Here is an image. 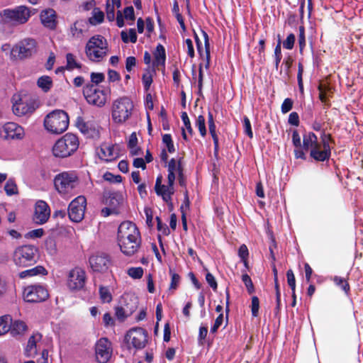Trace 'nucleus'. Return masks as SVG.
Here are the masks:
<instances>
[{
  "instance_id": "obj_1",
  "label": "nucleus",
  "mask_w": 363,
  "mask_h": 363,
  "mask_svg": "<svg viewBox=\"0 0 363 363\" xmlns=\"http://www.w3.org/2000/svg\"><path fill=\"white\" fill-rule=\"evenodd\" d=\"M118 242L121 252L128 256L137 252L140 245V232L130 221L121 223L118 229Z\"/></svg>"
},
{
  "instance_id": "obj_2",
  "label": "nucleus",
  "mask_w": 363,
  "mask_h": 363,
  "mask_svg": "<svg viewBox=\"0 0 363 363\" xmlns=\"http://www.w3.org/2000/svg\"><path fill=\"white\" fill-rule=\"evenodd\" d=\"M323 148L318 142V138L313 133H308L304 135L303 139V148L306 150H311V156L318 161H324L329 157L330 140V135L324 134L323 138Z\"/></svg>"
},
{
  "instance_id": "obj_3",
  "label": "nucleus",
  "mask_w": 363,
  "mask_h": 363,
  "mask_svg": "<svg viewBox=\"0 0 363 363\" xmlns=\"http://www.w3.org/2000/svg\"><path fill=\"white\" fill-rule=\"evenodd\" d=\"M108 43L101 35H97L91 37L87 42L85 48V53L89 60L99 62L106 57L108 54Z\"/></svg>"
},
{
  "instance_id": "obj_4",
  "label": "nucleus",
  "mask_w": 363,
  "mask_h": 363,
  "mask_svg": "<svg viewBox=\"0 0 363 363\" xmlns=\"http://www.w3.org/2000/svg\"><path fill=\"white\" fill-rule=\"evenodd\" d=\"M69 121V116L65 111L55 110L46 116L44 125L48 131L60 134L67 129Z\"/></svg>"
},
{
  "instance_id": "obj_5",
  "label": "nucleus",
  "mask_w": 363,
  "mask_h": 363,
  "mask_svg": "<svg viewBox=\"0 0 363 363\" xmlns=\"http://www.w3.org/2000/svg\"><path fill=\"white\" fill-rule=\"evenodd\" d=\"M79 145V140L76 135L67 133L54 145L53 155L58 157L70 156L78 149Z\"/></svg>"
},
{
  "instance_id": "obj_6",
  "label": "nucleus",
  "mask_w": 363,
  "mask_h": 363,
  "mask_svg": "<svg viewBox=\"0 0 363 363\" xmlns=\"http://www.w3.org/2000/svg\"><path fill=\"white\" fill-rule=\"evenodd\" d=\"M133 107V101L127 96L115 100L112 105L113 121L116 123L125 122L132 115Z\"/></svg>"
},
{
  "instance_id": "obj_7",
  "label": "nucleus",
  "mask_w": 363,
  "mask_h": 363,
  "mask_svg": "<svg viewBox=\"0 0 363 363\" xmlns=\"http://www.w3.org/2000/svg\"><path fill=\"white\" fill-rule=\"evenodd\" d=\"M13 262L19 267H28L35 264L38 259V250L34 245H23L16 249Z\"/></svg>"
},
{
  "instance_id": "obj_8",
  "label": "nucleus",
  "mask_w": 363,
  "mask_h": 363,
  "mask_svg": "<svg viewBox=\"0 0 363 363\" xmlns=\"http://www.w3.org/2000/svg\"><path fill=\"white\" fill-rule=\"evenodd\" d=\"M54 184L60 194H67L78 186L79 179L75 173L63 172L55 176Z\"/></svg>"
},
{
  "instance_id": "obj_9",
  "label": "nucleus",
  "mask_w": 363,
  "mask_h": 363,
  "mask_svg": "<svg viewBox=\"0 0 363 363\" xmlns=\"http://www.w3.org/2000/svg\"><path fill=\"white\" fill-rule=\"evenodd\" d=\"M36 41L33 38H25L11 50V58L14 60H22L31 57L36 52Z\"/></svg>"
},
{
  "instance_id": "obj_10",
  "label": "nucleus",
  "mask_w": 363,
  "mask_h": 363,
  "mask_svg": "<svg viewBox=\"0 0 363 363\" xmlns=\"http://www.w3.org/2000/svg\"><path fill=\"white\" fill-rule=\"evenodd\" d=\"M1 16L5 23L21 25L28 21L31 16V11L26 6H19L13 9H6L3 10Z\"/></svg>"
},
{
  "instance_id": "obj_11",
  "label": "nucleus",
  "mask_w": 363,
  "mask_h": 363,
  "mask_svg": "<svg viewBox=\"0 0 363 363\" xmlns=\"http://www.w3.org/2000/svg\"><path fill=\"white\" fill-rule=\"evenodd\" d=\"M83 94L89 104L102 107L106 102V94L104 90L99 89L94 84L86 85Z\"/></svg>"
},
{
  "instance_id": "obj_12",
  "label": "nucleus",
  "mask_w": 363,
  "mask_h": 363,
  "mask_svg": "<svg viewBox=\"0 0 363 363\" xmlns=\"http://www.w3.org/2000/svg\"><path fill=\"white\" fill-rule=\"evenodd\" d=\"M86 283V272L81 267H74L71 269L67 276V286L72 291L82 289Z\"/></svg>"
},
{
  "instance_id": "obj_13",
  "label": "nucleus",
  "mask_w": 363,
  "mask_h": 363,
  "mask_svg": "<svg viewBox=\"0 0 363 363\" xmlns=\"http://www.w3.org/2000/svg\"><path fill=\"white\" fill-rule=\"evenodd\" d=\"M86 204V200L83 196L77 197L69 203L68 215L71 220L78 223L83 219Z\"/></svg>"
},
{
  "instance_id": "obj_14",
  "label": "nucleus",
  "mask_w": 363,
  "mask_h": 363,
  "mask_svg": "<svg viewBox=\"0 0 363 363\" xmlns=\"http://www.w3.org/2000/svg\"><path fill=\"white\" fill-rule=\"evenodd\" d=\"M48 297V291L40 285L28 286L23 291V298L27 302H41L46 300Z\"/></svg>"
},
{
  "instance_id": "obj_15",
  "label": "nucleus",
  "mask_w": 363,
  "mask_h": 363,
  "mask_svg": "<svg viewBox=\"0 0 363 363\" xmlns=\"http://www.w3.org/2000/svg\"><path fill=\"white\" fill-rule=\"evenodd\" d=\"M112 352L111 344L106 337H102L96 344V356L99 363H106Z\"/></svg>"
},
{
  "instance_id": "obj_16",
  "label": "nucleus",
  "mask_w": 363,
  "mask_h": 363,
  "mask_svg": "<svg viewBox=\"0 0 363 363\" xmlns=\"http://www.w3.org/2000/svg\"><path fill=\"white\" fill-rule=\"evenodd\" d=\"M128 341L136 349H142L147 342V333L143 328H133L126 335Z\"/></svg>"
},
{
  "instance_id": "obj_17",
  "label": "nucleus",
  "mask_w": 363,
  "mask_h": 363,
  "mask_svg": "<svg viewBox=\"0 0 363 363\" xmlns=\"http://www.w3.org/2000/svg\"><path fill=\"white\" fill-rule=\"evenodd\" d=\"M91 268L94 272H106L111 264V260L108 255L105 253H96L89 258Z\"/></svg>"
},
{
  "instance_id": "obj_18",
  "label": "nucleus",
  "mask_w": 363,
  "mask_h": 363,
  "mask_svg": "<svg viewBox=\"0 0 363 363\" xmlns=\"http://www.w3.org/2000/svg\"><path fill=\"white\" fill-rule=\"evenodd\" d=\"M50 216L49 206L43 201H38L35 204L33 220L38 224L47 222Z\"/></svg>"
},
{
  "instance_id": "obj_19",
  "label": "nucleus",
  "mask_w": 363,
  "mask_h": 363,
  "mask_svg": "<svg viewBox=\"0 0 363 363\" xmlns=\"http://www.w3.org/2000/svg\"><path fill=\"white\" fill-rule=\"evenodd\" d=\"M118 304L125 308L126 314L132 315L138 306V298L132 294H125L120 298Z\"/></svg>"
},
{
  "instance_id": "obj_20",
  "label": "nucleus",
  "mask_w": 363,
  "mask_h": 363,
  "mask_svg": "<svg viewBox=\"0 0 363 363\" xmlns=\"http://www.w3.org/2000/svg\"><path fill=\"white\" fill-rule=\"evenodd\" d=\"M42 23L50 29H55L57 26L56 13L52 9L43 10L40 13Z\"/></svg>"
},
{
  "instance_id": "obj_21",
  "label": "nucleus",
  "mask_w": 363,
  "mask_h": 363,
  "mask_svg": "<svg viewBox=\"0 0 363 363\" xmlns=\"http://www.w3.org/2000/svg\"><path fill=\"white\" fill-rule=\"evenodd\" d=\"M98 154L101 159L106 162L112 161L118 157V152L116 150V147L107 144L101 145Z\"/></svg>"
},
{
  "instance_id": "obj_22",
  "label": "nucleus",
  "mask_w": 363,
  "mask_h": 363,
  "mask_svg": "<svg viewBox=\"0 0 363 363\" xmlns=\"http://www.w3.org/2000/svg\"><path fill=\"white\" fill-rule=\"evenodd\" d=\"M6 133V137L11 139H21L24 135V131L22 127L14 123H8L4 127Z\"/></svg>"
},
{
  "instance_id": "obj_23",
  "label": "nucleus",
  "mask_w": 363,
  "mask_h": 363,
  "mask_svg": "<svg viewBox=\"0 0 363 363\" xmlns=\"http://www.w3.org/2000/svg\"><path fill=\"white\" fill-rule=\"evenodd\" d=\"M104 203L113 210L118 211V206L123 201V196L118 192H106L104 194Z\"/></svg>"
},
{
  "instance_id": "obj_24",
  "label": "nucleus",
  "mask_w": 363,
  "mask_h": 363,
  "mask_svg": "<svg viewBox=\"0 0 363 363\" xmlns=\"http://www.w3.org/2000/svg\"><path fill=\"white\" fill-rule=\"evenodd\" d=\"M12 109L13 113L18 116L32 113L34 111V108L31 105L24 102L21 99L13 103Z\"/></svg>"
},
{
  "instance_id": "obj_25",
  "label": "nucleus",
  "mask_w": 363,
  "mask_h": 363,
  "mask_svg": "<svg viewBox=\"0 0 363 363\" xmlns=\"http://www.w3.org/2000/svg\"><path fill=\"white\" fill-rule=\"evenodd\" d=\"M41 339V335L39 333L31 335L28 341L25 352L26 356L33 357L37 354L36 342Z\"/></svg>"
},
{
  "instance_id": "obj_26",
  "label": "nucleus",
  "mask_w": 363,
  "mask_h": 363,
  "mask_svg": "<svg viewBox=\"0 0 363 363\" xmlns=\"http://www.w3.org/2000/svg\"><path fill=\"white\" fill-rule=\"evenodd\" d=\"M27 330L26 324L22 320H15L10 323L9 332L13 337L22 335Z\"/></svg>"
},
{
  "instance_id": "obj_27",
  "label": "nucleus",
  "mask_w": 363,
  "mask_h": 363,
  "mask_svg": "<svg viewBox=\"0 0 363 363\" xmlns=\"http://www.w3.org/2000/svg\"><path fill=\"white\" fill-rule=\"evenodd\" d=\"M154 61H153V65L155 67H159L160 65L164 66L166 60V54H165V49L164 48L159 44L156 50L154 52Z\"/></svg>"
},
{
  "instance_id": "obj_28",
  "label": "nucleus",
  "mask_w": 363,
  "mask_h": 363,
  "mask_svg": "<svg viewBox=\"0 0 363 363\" xmlns=\"http://www.w3.org/2000/svg\"><path fill=\"white\" fill-rule=\"evenodd\" d=\"M76 126L83 134L88 137H92L95 133V129L90 127L82 117L77 118Z\"/></svg>"
},
{
  "instance_id": "obj_29",
  "label": "nucleus",
  "mask_w": 363,
  "mask_h": 363,
  "mask_svg": "<svg viewBox=\"0 0 363 363\" xmlns=\"http://www.w3.org/2000/svg\"><path fill=\"white\" fill-rule=\"evenodd\" d=\"M47 274L46 269L42 267V266H37L35 267H33L32 269H26L25 271H23L20 272L19 277L21 279L28 277H33L38 274Z\"/></svg>"
},
{
  "instance_id": "obj_30",
  "label": "nucleus",
  "mask_w": 363,
  "mask_h": 363,
  "mask_svg": "<svg viewBox=\"0 0 363 363\" xmlns=\"http://www.w3.org/2000/svg\"><path fill=\"white\" fill-rule=\"evenodd\" d=\"M37 85L44 92H48L52 86V80L49 76H42L38 78L37 81Z\"/></svg>"
},
{
  "instance_id": "obj_31",
  "label": "nucleus",
  "mask_w": 363,
  "mask_h": 363,
  "mask_svg": "<svg viewBox=\"0 0 363 363\" xmlns=\"http://www.w3.org/2000/svg\"><path fill=\"white\" fill-rule=\"evenodd\" d=\"M104 18V13L99 8H94L92 11V16L89 18V21L91 25H96L102 23Z\"/></svg>"
},
{
  "instance_id": "obj_32",
  "label": "nucleus",
  "mask_w": 363,
  "mask_h": 363,
  "mask_svg": "<svg viewBox=\"0 0 363 363\" xmlns=\"http://www.w3.org/2000/svg\"><path fill=\"white\" fill-rule=\"evenodd\" d=\"M121 39L125 43H127L129 41L135 43L137 41V35L135 30L133 28H130L128 31V34L126 31L123 30L121 33Z\"/></svg>"
},
{
  "instance_id": "obj_33",
  "label": "nucleus",
  "mask_w": 363,
  "mask_h": 363,
  "mask_svg": "<svg viewBox=\"0 0 363 363\" xmlns=\"http://www.w3.org/2000/svg\"><path fill=\"white\" fill-rule=\"evenodd\" d=\"M11 318L9 315L0 317V335H4L9 331Z\"/></svg>"
},
{
  "instance_id": "obj_34",
  "label": "nucleus",
  "mask_w": 363,
  "mask_h": 363,
  "mask_svg": "<svg viewBox=\"0 0 363 363\" xmlns=\"http://www.w3.org/2000/svg\"><path fill=\"white\" fill-rule=\"evenodd\" d=\"M84 21H77L71 27V33L74 38H80L83 33Z\"/></svg>"
},
{
  "instance_id": "obj_35",
  "label": "nucleus",
  "mask_w": 363,
  "mask_h": 363,
  "mask_svg": "<svg viewBox=\"0 0 363 363\" xmlns=\"http://www.w3.org/2000/svg\"><path fill=\"white\" fill-rule=\"evenodd\" d=\"M115 0H106V17L109 21H113L115 18Z\"/></svg>"
},
{
  "instance_id": "obj_36",
  "label": "nucleus",
  "mask_w": 363,
  "mask_h": 363,
  "mask_svg": "<svg viewBox=\"0 0 363 363\" xmlns=\"http://www.w3.org/2000/svg\"><path fill=\"white\" fill-rule=\"evenodd\" d=\"M67 60V69H73L74 68H80L81 65L77 62L74 55L72 53H67L66 55Z\"/></svg>"
},
{
  "instance_id": "obj_37",
  "label": "nucleus",
  "mask_w": 363,
  "mask_h": 363,
  "mask_svg": "<svg viewBox=\"0 0 363 363\" xmlns=\"http://www.w3.org/2000/svg\"><path fill=\"white\" fill-rule=\"evenodd\" d=\"M196 126L198 128L201 136L204 137L206 135V128L205 124V118L203 116L200 115L198 116L196 121Z\"/></svg>"
},
{
  "instance_id": "obj_38",
  "label": "nucleus",
  "mask_w": 363,
  "mask_h": 363,
  "mask_svg": "<svg viewBox=\"0 0 363 363\" xmlns=\"http://www.w3.org/2000/svg\"><path fill=\"white\" fill-rule=\"evenodd\" d=\"M167 193L164 194L161 193V194H160L159 196H161L162 197L164 201L169 203H171L172 195H173L174 193V184H169V183H168V184L167 185Z\"/></svg>"
},
{
  "instance_id": "obj_39",
  "label": "nucleus",
  "mask_w": 363,
  "mask_h": 363,
  "mask_svg": "<svg viewBox=\"0 0 363 363\" xmlns=\"http://www.w3.org/2000/svg\"><path fill=\"white\" fill-rule=\"evenodd\" d=\"M179 173L183 171L180 162H177L174 158L171 159L168 164V172Z\"/></svg>"
},
{
  "instance_id": "obj_40",
  "label": "nucleus",
  "mask_w": 363,
  "mask_h": 363,
  "mask_svg": "<svg viewBox=\"0 0 363 363\" xmlns=\"http://www.w3.org/2000/svg\"><path fill=\"white\" fill-rule=\"evenodd\" d=\"M4 190L8 195L11 196L17 193V186L13 180L9 179L4 186Z\"/></svg>"
},
{
  "instance_id": "obj_41",
  "label": "nucleus",
  "mask_w": 363,
  "mask_h": 363,
  "mask_svg": "<svg viewBox=\"0 0 363 363\" xmlns=\"http://www.w3.org/2000/svg\"><path fill=\"white\" fill-rule=\"evenodd\" d=\"M162 142L164 144L166 145L167 148L168 150V152L170 153H172L175 151V148L174 146L173 141L172 140L171 135L169 134H164L162 136Z\"/></svg>"
},
{
  "instance_id": "obj_42",
  "label": "nucleus",
  "mask_w": 363,
  "mask_h": 363,
  "mask_svg": "<svg viewBox=\"0 0 363 363\" xmlns=\"http://www.w3.org/2000/svg\"><path fill=\"white\" fill-rule=\"evenodd\" d=\"M242 280L244 282L248 293L250 294L254 293L255 287H254L253 283H252V279L250 277V276L247 275V274H243L242 276Z\"/></svg>"
},
{
  "instance_id": "obj_43",
  "label": "nucleus",
  "mask_w": 363,
  "mask_h": 363,
  "mask_svg": "<svg viewBox=\"0 0 363 363\" xmlns=\"http://www.w3.org/2000/svg\"><path fill=\"white\" fill-rule=\"evenodd\" d=\"M128 274L133 279H140L143 275L142 267H131L128 270Z\"/></svg>"
},
{
  "instance_id": "obj_44",
  "label": "nucleus",
  "mask_w": 363,
  "mask_h": 363,
  "mask_svg": "<svg viewBox=\"0 0 363 363\" xmlns=\"http://www.w3.org/2000/svg\"><path fill=\"white\" fill-rule=\"evenodd\" d=\"M319 89V97L321 101H325V97L328 93L332 92V88L327 86L325 84H320L318 86Z\"/></svg>"
},
{
  "instance_id": "obj_45",
  "label": "nucleus",
  "mask_w": 363,
  "mask_h": 363,
  "mask_svg": "<svg viewBox=\"0 0 363 363\" xmlns=\"http://www.w3.org/2000/svg\"><path fill=\"white\" fill-rule=\"evenodd\" d=\"M100 296L103 302L109 303L112 300L111 294L106 287L101 286L99 289Z\"/></svg>"
},
{
  "instance_id": "obj_46",
  "label": "nucleus",
  "mask_w": 363,
  "mask_h": 363,
  "mask_svg": "<svg viewBox=\"0 0 363 363\" xmlns=\"http://www.w3.org/2000/svg\"><path fill=\"white\" fill-rule=\"evenodd\" d=\"M45 245L47 251L50 255H54L56 253V252H57L56 243L53 238H50L47 239Z\"/></svg>"
},
{
  "instance_id": "obj_47",
  "label": "nucleus",
  "mask_w": 363,
  "mask_h": 363,
  "mask_svg": "<svg viewBox=\"0 0 363 363\" xmlns=\"http://www.w3.org/2000/svg\"><path fill=\"white\" fill-rule=\"evenodd\" d=\"M115 315L117 318L121 321L124 320L127 317L130 316V314H126V311L123 308L121 305L118 304V306L115 308Z\"/></svg>"
},
{
  "instance_id": "obj_48",
  "label": "nucleus",
  "mask_w": 363,
  "mask_h": 363,
  "mask_svg": "<svg viewBox=\"0 0 363 363\" xmlns=\"http://www.w3.org/2000/svg\"><path fill=\"white\" fill-rule=\"evenodd\" d=\"M298 44L300 52H301L306 46V38H305V28L303 26H299L298 28Z\"/></svg>"
},
{
  "instance_id": "obj_49",
  "label": "nucleus",
  "mask_w": 363,
  "mask_h": 363,
  "mask_svg": "<svg viewBox=\"0 0 363 363\" xmlns=\"http://www.w3.org/2000/svg\"><path fill=\"white\" fill-rule=\"evenodd\" d=\"M157 230L164 235H168L170 233L168 226L162 222L159 217H156Z\"/></svg>"
},
{
  "instance_id": "obj_50",
  "label": "nucleus",
  "mask_w": 363,
  "mask_h": 363,
  "mask_svg": "<svg viewBox=\"0 0 363 363\" xmlns=\"http://www.w3.org/2000/svg\"><path fill=\"white\" fill-rule=\"evenodd\" d=\"M259 308V301L257 296H252V315L254 317H257L258 315Z\"/></svg>"
},
{
  "instance_id": "obj_51",
  "label": "nucleus",
  "mask_w": 363,
  "mask_h": 363,
  "mask_svg": "<svg viewBox=\"0 0 363 363\" xmlns=\"http://www.w3.org/2000/svg\"><path fill=\"white\" fill-rule=\"evenodd\" d=\"M274 56H275V67L277 69L279 62L281 60V40H279L275 49H274Z\"/></svg>"
},
{
  "instance_id": "obj_52",
  "label": "nucleus",
  "mask_w": 363,
  "mask_h": 363,
  "mask_svg": "<svg viewBox=\"0 0 363 363\" xmlns=\"http://www.w3.org/2000/svg\"><path fill=\"white\" fill-rule=\"evenodd\" d=\"M295 35L293 33L289 34L286 39L283 42V46L287 50H291L295 43Z\"/></svg>"
},
{
  "instance_id": "obj_53",
  "label": "nucleus",
  "mask_w": 363,
  "mask_h": 363,
  "mask_svg": "<svg viewBox=\"0 0 363 363\" xmlns=\"http://www.w3.org/2000/svg\"><path fill=\"white\" fill-rule=\"evenodd\" d=\"M287 283L291 287L292 291H295L296 289V279L294 272L291 269H289L286 272Z\"/></svg>"
},
{
  "instance_id": "obj_54",
  "label": "nucleus",
  "mask_w": 363,
  "mask_h": 363,
  "mask_svg": "<svg viewBox=\"0 0 363 363\" xmlns=\"http://www.w3.org/2000/svg\"><path fill=\"white\" fill-rule=\"evenodd\" d=\"M105 79V76L103 73L92 72L91 74V81L94 85H97L102 82Z\"/></svg>"
},
{
  "instance_id": "obj_55",
  "label": "nucleus",
  "mask_w": 363,
  "mask_h": 363,
  "mask_svg": "<svg viewBox=\"0 0 363 363\" xmlns=\"http://www.w3.org/2000/svg\"><path fill=\"white\" fill-rule=\"evenodd\" d=\"M293 104H294V102H293L292 99H291L289 98L285 99L284 102L281 104V112L283 113H286L289 111H290L293 107Z\"/></svg>"
},
{
  "instance_id": "obj_56",
  "label": "nucleus",
  "mask_w": 363,
  "mask_h": 363,
  "mask_svg": "<svg viewBox=\"0 0 363 363\" xmlns=\"http://www.w3.org/2000/svg\"><path fill=\"white\" fill-rule=\"evenodd\" d=\"M142 79H143L145 89L148 90L150 89V86L152 82V74L149 72H147L143 74Z\"/></svg>"
},
{
  "instance_id": "obj_57",
  "label": "nucleus",
  "mask_w": 363,
  "mask_h": 363,
  "mask_svg": "<svg viewBox=\"0 0 363 363\" xmlns=\"http://www.w3.org/2000/svg\"><path fill=\"white\" fill-rule=\"evenodd\" d=\"M243 125L245 133L252 138L253 137V133L251 128V123L249 118L247 116H245L243 118Z\"/></svg>"
},
{
  "instance_id": "obj_58",
  "label": "nucleus",
  "mask_w": 363,
  "mask_h": 363,
  "mask_svg": "<svg viewBox=\"0 0 363 363\" xmlns=\"http://www.w3.org/2000/svg\"><path fill=\"white\" fill-rule=\"evenodd\" d=\"M182 120L184 123V125L188 132L191 135L193 133V129L191 125L190 120L188 117V115L186 112H182L181 116Z\"/></svg>"
},
{
  "instance_id": "obj_59",
  "label": "nucleus",
  "mask_w": 363,
  "mask_h": 363,
  "mask_svg": "<svg viewBox=\"0 0 363 363\" xmlns=\"http://www.w3.org/2000/svg\"><path fill=\"white\" fill-rule=\"evenodd\" d=\"M223 319H224L223 314L220 313L217 317V318L215 320V323H214L213 325L211 328V333H215L217 332V330L219 328V327L222 325L223 322Z\"/></svg>"
},
{
  "instance_id": "obj_60",
  "label": "nucleus",
  "mask_w": 363,
  "mask_h": 363,
  "mask_svg": "<svg viewBox=\"0 0 363 363\" xmlns=\"http://www.w3.org/2000/svg\"><path fill=\"white\" fill-rule=\"evenodd\" d=\"M123 13L124 17L126 20L134 21L135 18L134 9L133 6L125 7L123 10Z\"/></svg>"
},
{
  "instance_id": "obj_61",
  "label": "nucleus",
  "mask_w": 363,
  "mask_h": 363,
  "mask_svg": "<svg viewBox=\"0 0 363 363\" xmlns=\"http://www.w3.org/2000/svg\"><path fill=\"white\" fill-rule=\"evenodd\" d=\"M206 280L209 286L216 291L218 287L217 281H216L215 277L210 272H207L206 274Z\"/></svg>"
},
{
  "instance_id": "obj_62",
  "label": "nucleus",
  "mask_w": 363,
  "mask_h": 363,
  "mask_svg": "<svg viewBox=\"0 0 363 363\" xmlns=\"http://www.w3.org/2000/svg\"><path fill=\"white\" fill-rule=\"evenodd\" d=\"M238 255L242 260L247 264V258L248 257V250L245 245H242L238 250Z\"/></svg>"
},
{
  "instance_id": "obj_63",
  "label": "nucleus",
  "mask_w": 363,
  "mask_h": 363,
  "mask_svg": "<svg viewBox=\"0 0 363 363\" xmlns=\"http://www.w3.org/2000/svg\"><path fill=\"white\" fill-rule=\"evenodd\" d=\"M170 274L172 276V280L169 286V289H176L179 283L180 277L179 274L172 272V270H170Z\"/></svg>"
},
{
  "instance_id": "obj_64",
  "label": "nucleus",
  "mask_w": 363,
  "mask_h": 363,
  "mask_svg": "<svg viewBox=\"0 0 363 363\" xmlns=\"http://www.w3.org/2000/svg\"><path fill=\"white\" fill-rule=\"evenodd\" d=\"M136 59L135 57H128L125 61V69L128 72H130L133 67L135 66Z\"/></svg>"
}]
</instances>
